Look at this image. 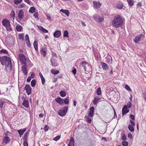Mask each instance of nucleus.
<instances>
[{
    "label": "nucleus",
    "mask_w": 146,
    "mask_h": 146,
    "mask_svg": "<svg viewBox=\"0 0 146 146\" xmlns=\"http://www.w3.org/2000/svg\"><path fill=\"white\" fill-rule=\"evenodd\" d=\"M141 6H142L141 3L139 2L138 3V4H137V8L139 7V8H140V7H141Z\"/></svg>",
    "instance_id": "nucleus-54"
},
{
    "label": "nucleus",
    "mask_w": 146,
    "mask_h": 146,
    "mask_svg": "<svg viewBox=\"0 0 146 146\" xmlns=\"http://www.w3.org/2000/svg\"><path fill=\"white\" fill-rule=\"evenodd\" d=\"M127 106V108H129L131 107L132 104L130 102H128L127 105H126Z\"/></svg>",
    "instance_id": "nucleus-51"
},
{
    "label": "nucleus",
    "mask_w": 146,
    "mask_h": 146,
    "mask_svg": "<svg viewBox=\"0 0 146 146\" xmlns=\"http://www.w3.org/2000/svg\"><path fill=\"white\" fill-rule=\"evenodd\" d=\"M0 62L3 65L5 66V70L7 71H10L11 70V62L9 57L5 56H0Z\"/></svg>",
    "instance_id": "nucleus-1"
},
{
    "label": "nucleus",
    "mask_w": 146,
    "mask_h": 146,
    "mask_svg": "<svg viewBox=\"0 0 146 146\" xmlns=\"http://www.w3.org/2000/svg\"><path fill=\"white\" fill-rule=\"evenodd\" d=\"M21 99L22 100L24 101L25 100H26V96H25V95H23L21 96Z\"/></svg>",
    "instance_id": "nucleus-53"
},
{
    "label": "nucleus",
    "mask_w": 146,
    "mask_h": 146,
    "mask_svg": "<svg viewBox=\"0 0 146 146\" xmlns=\"http://www.w3.org/2000/svg\"><path fill=\"white\" fill-rule=\"evenodd\" d=\"M143 36V35H140L137 36L134 39V41L136 43H138L140 41L141 38Z\"/></svg>",
    "instance_id": "nucleus-13"
},
{
    "label": "nucleus",
    "mask_w": 146,
    "mask_h": 146,
    "mask_svg": "<svg viewBox=\"0 0 146 146\" xmlns=\"http://www.w3.org/2000/svg\"><path fill=\"white\" fill-rule=\"evenodd\" d=\"M50 62L52 66L54 67L57 66L59 64L53 58H51Z\"/></svg>",
    "instance_id": "nucleus-8"
},
{
    "label": "nucleus",
    "mask_w": 146,
    "mask_h": 146,
    "mask_svg": "<svg viewBox=\"0 0 146 146\" xmlns=\"http://www.w3.org/2000/svg\"><path fill=\"white\" fill-rule=\"evenodd\" d=\"M52 58H53L54 59H55L56 56V53L54 52H53L52 51Z\"/></svg>",
    "instance_id": "nucleus-40"
},
{
    "label": "nucleus",
    "mask_w": 146,
    "mask_h": 146,
    "mask_svg": "<svg viewBox=\"0 0 146 146\" xmlns=\"http://www.w3.org/2000/svg\"><path fill=\"white\" fill-rule=\"evenodd\" d=\"M22 67V70L25 75H26L27 74V68L26 67V64H23Z\"/></svg>",
    "instance_id": "nucleus-11"
},
{
    "label": "nucleus",
    "mask_w": 146,
    "mask_h": 146,
    "mask_svg": "<svg viewBox=\"0 0 146 146\" xmlns=\"http://www.w3.org/2000/svg\"><path fill=\"white\" fill-rule=\"evenodd\" d=\"M41 52L44 57H45L46 53V49L45 48H42L41 49Z\"/></svg>",
    "instance_id": "nucleus-22"
},
{
    "label": "nucleus",
    "mask_w": 146,
    "mask_h": 146,
    "mask_svg": "<svg viewBox=\"0 0 146 146\" xmlns=\"http://www.w3.org/2000/svg\"><path fill=\"white\" fill-rule=\"evenodd\" d=\"M46 16L47 19L49 21H50L51 20V18L50 15H49L47 14Z\"/></svg>",
    "instance_id": "nucleus-55"
},
{
    "label": "nucleus",
    "mask_w": 146,
    "mask_h": 146,
    "mask_svg": "<svg viewBox=\"0 0 146 146\" xmlns=\"http://www.w3.org/2000/svg\"><path fill=\"white\" fill-rule=\"evenodd\" d=\"M18 15L19 18L20 20L22 19L24 17V13L23 11L20 10L18 13Z\"/></svg>",
    "instance_id": "nucleus-16"
},
{
    "label": "nucleus",
    "mask_w": 146,
    "mask_h": 146,
    "mask_svg": "<svg viewBox=\"0 0 146 146\" xmlns=\"http://www.w3.org/2000/svg\"><path fill=\"white\" fill-rule=\"evenodd\" d=\"M123 22V20L120 16L119 15H117L114 17V19L112 21V24L113 26L118 28L122 26Z\"/></svg>",
    "instance_id": "nucleus-2"
},
{
    "label": "nucleus",
    "mask_w": 146,
    "mask_h": 146,
    "mask_svg": "<svg viewBox=\"0 0 146 146\" xmlns=\"http://www.w3.org/2000/svg\"><path fill=\"white\" fill-rule=\"evenodd\" d=\"M64 103L66 104H69V100L68 98H65V99L64 100Z\"/></svg>",
    "instance_id": "nucleus-47"
},
{
    "label": "nucleus",
    "mask_w": 146,
    "mask_h": 146,
    "mask_svg": "<svg viewBox=\"0 0 146 146\" xmlns=\"http://www.w3.org/2000/svg\"><path fill=\"white\" fill-rule=\"evenodd\" d=\"M128 108L127 106L126 105L124 106L122 109V114L123 116L129 112V110L127 109Z\"/></svg>",
    "instance_id": "nucleus-9"
},
{
    "label": "nucleus",
    "mask_w": 146,
    "mask_h": 146,
    "mask_svg": "<svg viewBox=\"0 0 146 146\" xmlns=\"http://www.w3.org/2000/svg\"><path fill=\"white\" fill-rule=\"evenodd\" d=\"M106 61L108 62H110L111 60H112V57L110 56H108L106 58Z\"/></svg>",
    "instance_id": "nucleus-42"
},
{
    "label": "nucleus",
    "mask_w": 146,
    "mask_h": 146,
    "mask_svg": "<svg viewBox=\"0 0 146 146\" xmlns=\"http://www.w3.org/2000/svg\"><path fill=\"white\" fill-rule=\"evenodd\" d=\"M51 72L53 74H56L59 73V71L58 70H54L52 69L51 70Z\"/></svg>",
    "instance_id": "nucleus-33"
},
{
    "label": "nucleus",
    "mask_w": 146,
    "mask_h": 146,
    "mask_svg": "<svg viewBox=\"0 0 146 146\" xmlns=\"http://www.w3.org/2000/svg\"><path fill=\"white\" fill-rule=\"evenodd\" d=\"M36 83V81L35 80L33 79L32 80L31 82V86L32 87H34Z\"/></svg>",
    "instance_id": "nucleus-35"
},
{
    "label": "nucleus",
    "mask_w": 146,
    "mask_h": 146,
    "mask_svg": "<svg viewBox=\"0 0 146 146\" xmlns=\"http://www.w3.org/2000/svg\"><path fill=\"white\" fill-rule=\"evenodd\" d=\"M24 1L29 5H30L31 4V2L29 0H24Z\"/></svg>",
    "instance_id": "nucleus-62"
},
{
    "label": "nucleus",
    "mask_w": 146,
    "mask_h": 146,
    "mask_svg": "<svg viewBox=\"0 0 146 146\" xmlns=\"http://www.w3.org/2000/svg\"><path fill=\"white\" fill-rule=\"evenodd\" d=\"M102 66V68L103 69L106 70L108 68V66L107 65L106 63L104 62H102L101 63Z\"/></svg>",
    "instance_id": "nucleus-20"
},
{
    "label": "nucleus",
    "mask_w": 146,
    "mask_h": 146,
    "mask_svg": "<svg viewBox=\"0 0 146 146\" xmlns=\"http://www.w3.org/2000/svg\"><path fill=\"white\" fill-rule=\"evenodd\" d=\"M19 58L21 61L22 64H25L26 59L25 57L22 54H20L19 55Z\"/></svg>",
    "instance_id": "nucleus-6"
},
{
    "label": "nucleus",
    "mask_w": 146,
    "mask_h": 146,
    "mask_svg": "<svg viewBox=\"0 0 146 146\" xmlns=\"http://www.w3.org/2000/svg\"><path fill=\"white\" fill-rule=\"evenodd\" d=\"M0 53H3L4 54H7L8 53V52L6 50L2 49L0 50Z\"/></svg>",
    "instance_id": "nucleus-37"
},
{
    "label": "nucleus",
    "mask_w": 146,
    "mask_h": 146,
    "mask_svg": "<svg viewBox=\"0 0 146 146\" xmlns=\"http://www.w3.org/2000/svg\"><path fill=\"white\" fill-rule=\"evenodd\" d=\"M2 23L3 26L6 27L7 31H10L12 30L11 27L10 22L7 19H3L2 21Z\"/></svg>",
    "instance_id": "nucleus-3"
},
{
    "label": "nucleus",
    "mask_w": 146,
    "mask_h": 146,
    "mask_svg": "<svg viewBox=\"0 0 146 146\" xmlns=\"http://www.w3.org/2000/svg\"><path fill=\"white\" fill-rule=\"evenodd\" d=\"M101 94V90L100 88H99L97 90V94L98 95H100Z\"/></svg>",
    "instance_id": "nucleus-41"
},
{
    "label": "nucleus",
    "mask_w": 146,
    "mask_h": 146,
    "mask_svg": "<svg viewBox=\"0 0 146 146\" xmlns=\"http://www.w3.org/2000/svg\"><path fill=\"white\" fill-rule=\"evenodd\" d=\"M100 100V98L98 97L95 98L93 101V103L94 105H97V102Z\"/></svg>",
    "instance_id": "nucleus-30"
},
{
    "label": "nucleus",
    "mask_w": 146,
    "mask_h": 146,
    "mask_svg": "<svg viewBox=\"0 0 146 146\" xmlns=\"http://www.w3.org/2000/svg\"><path fill=\"white\" fill-rule=\"evenodd\" d=\"M15 12L13 11L11 12V14H10V16L12 18L13 20H14V18L15 17Z\"/></svg>",
    "instance_id": "nucleus-36"
},
{
    "label": "nucleus",
    "mask_w": 146,
    "mask_h": 146,
    "mask_svg": "<svg viewBox=\"0 0 146 146\" xmlns=\"http://www.w3.org/2000/svg\"><path fill=\"white\" fill-rule=\"evenodd\" d=\"M33 15L35 18H37L38 17V13L37 12H35L33 14Z\"/></svg>",
    "instance_id": "nucleus-58"
},
{
    "label": "nucleus",
    "mask_w": 146,
    "mask_h": 146,
    "mask_svg": "<svg viewBox=\"0 0 146 146\" xmlns=\"http://www.w3.org/2000/svg\"><path fill=\"white\" fill-rule=\"evenodd\" d=\"M19 38L20 40H23L24 39V34L23 33L19 34Z\"/></svg>",
    "instance_id": "nucleus-38"
},
{
    "label": "nucleus",
    "mask_w": 146,
    "mask_h": 146,
    "mask_svg": "<svg viewBox=\"0 0 146 146\" xmlns=\"http://www.w3.org/2000/svg\"><path fill=\"white\" fill-rule=\"evenodd\" d=\"M130 117L131 119L133 120L134 121L135 119V117L132 114H131L130 115Z\"/></svg>",
    "instance_id": "nucleus-57"
},
{
    "label": "nucleus",
    "mask_w": 146,
    "mask_h": 146,
    "mask_svg": "<svg viewBox=\"0 0 146 146\" xmlns=\"http://www.w3.org/2000/svg\"><path fill=\"white\" fill-rule=\"evenodd\" d=\"M64 37H68V31L67 30H65L64 33Z\"/></svg>",
    "instance_id": "nucleus-39"
},
{
    "label": "nucleus",
    "mask_w": 146,
    "mask_h": 146,
    "mask_svg": "<svg viewBox=\"0 0 146 146\" xmlns=\"http://www.w3.org/2000/svg\"><path fill=\"white\" fill-rule=\"evenodd\" d=\"M122 139L124 141H125L127 139V138L125 135L123 134L122 137Z\"/></svg>",
    "instance_id": "nucleus-50"
},
{
    "label": "nucleus",
    "mask_w": 146,
    "mask_h": 146,
    "mask_svg": "<svg viewBox=\"0 0 146 146\" xmlns=\"http://www.w3.org/2000/svg\"><path fill=\"white\" fill-rule=\"evenodd\" d=\"M82 66L84 68V71H85L86 70H89L90 69V65L86 62H82L81 65H80V68Z\"/></svg>",
    "instance_id": "nucleus-4"
},
{
    "label": "nucleus",
    "mask_w": 146,
    "mask_h": 146,
    "mask_svg": "<svg viewBox=\"0 0 146 146\" xmlns=\"http://www.w3.org/2000/svg\"><path fill=\"white\" fill-rule=\"evenodd\" d=\"M56 101L61 105H62L64 104V100L60 97L58 98L55 99Z\"/></svg>",
    "instance_id": "nucleus-15"
},
{
    "label": "nucleus",
    "mask_w": 146,
    "mask_h": 146,
    "mask_svg": "<svg viewBox=\"0 0 146 146\" xmlns=\"http://www.w3.org/2000/svg\"><path fill=\"white\" fill-rule=\"evenodd\" d=\"M25 6V5L23 3H21L19 6V8H22L24 7Z\"/></svg>",
    "instance_id": "nucleus-60"
},
{
    "label": "nucleus",
    "mask_w": 146,
    "mask_h": 146,
    "mask_svg": "<svg viewBox=\"0 0 146 146\" xmlns=\"http://www.w3.org/2000/svg\"><path fill=\"white\" fill-rule=\"evenodd\" d=\"M68 110V107L65 106L59 110L58 112L59 115L61 116H64Z\"/></svg>",
    "instance_id": "nucleus-5"
},
{
    "label": "nucleus",
    "mask_w": 146,
    "mask_h": 146,
    "mask_svg": "<svg viewBox=\"0 0 146 146\" xmlns=\"http://www.w3.org/2000/svg\"><path fill=\"white\" fill-rule=\"evenodd\" d=\"M38 27L39 29L44 33H48V31L47 30L43 28L41 26H38Z\"/></svg>",
    "instance_id": "nucleus-18"
},
{
    "label": "nucleus",
    "mask_w": 146,
    "mask_h": 146,
    "mask_svg": "<svg viewBox=\"0 0 146 146\" xmlns=\"http://www.w3.org/2000/svg\"><path fill=\"white\" fill-rule=\"evenodd\" d=\"M49 128L48 127L46 126V125L45 126V127L44 128V130L46 131H48V129Z\"/></svg>",
    "instance_id": "nucleus-61"
},
{
    "label": "nucleus",
    "mask_w": 146,
    "mask_h": 146,
    "mask_svg": "<svg viewBox=\"0 0 146 146\" xmlns=\"http://www.w3.org/2000/svg\"><path fill=\"white\" fill-rule=\"evenodd\" d=\"M127 1L130 6H132L134 4V1L133 0H127Z\"/></svg>",
    "instance_id": "nucleus-31"
},
{
    "label": "nucleus",
    "mask_w": 146,
    "mask_h": 146,
    "mask_svg": "<svg viewBox=\"0 0 146 146\" xmlns=\"http://www.w3.org/2000/svg\"><path fill=\"white\" fill-rule=\"evenodd\" d=\"M128 143L126 141H123L122 142V144L123 146H127Z\"/></svg>",
    "instance_id": "nucleus-45"
},
{
    "label": "nucleus",
    "mask_w": 146,
    "mask_h": 146,
    "mask_svg": "<svg viewBox=\"0 0 146 146\" xmlns=\"http://www.w3.org/2000/svg\"><path fill=\"white\" fill-rule=\"evenodd\" d=\"M61 32L59 30L56 31L54 33V36L56 38L59 37L61 35Z\"/></svg>",
    "instance_id": "nucleus-12"
},
{
    "label": "nucleus",
    "mask_w": 146,
    "mask_h": 146,
    "mask_svg": "<svg viewBox=\"0 0 146 146\" xmlns=\"http://www.w3.org/2000/svg\"><path fill=\"white\" fill-rule=\"evenodd\" d=\"M94 19L97 22H98L100 19V17L99 16L96 15H95L94 17Z\"/></svg>",
    "instance_id": "nucleus-44"
},
{
    "label": "nucleus",
    "mask_w": 146,
    "mask_h": 146,
    "mask_svg": "<svg viewBox=\"0 0 146 146\" xmlns=\"http://www.w3.org/2000/svg\"><path fill=\"white\" fill-rule=\"evenodd\" d=\"M93 4L94 7L97 9L99 8L101 6V4L99 2L93 1Z\"/></svg>",
    "instance_id": "nucleus-10"
},
{
    "label": "nucleus",
    "mask_w": 146,
    "mask_h": 146,
    "mask_svg": "<svg viewBox=\"0 0 146 146\" xmlns=\"http://www.w3.org/2000/svg\"><path fill=\"white\" fill-rule=\"evenodd\" d=\"M25 39L26 41L29 40V36L27 34L26 35H25Z\"/></svg>",
    "instance_id": "nucleus-56"
},
{
    "label": "nucleus",
    "mask_w": 146,
    "mask_h": 146,
    "mask_svg": "<svg viewBox=\"0 0 146 146\" xmlns=\"http://www.w3.org/2000/svg\"><path fill=\"white\" fill-rule=\"evenodd\" d=\"M29 134V132L28 131H27L26 132L24 135L23 137V139L24 140H27V137L28 135Z\"/></svg>",
    "instance_id": "nucleus-34"
},
{
    "label": "nucleus",
    "mask_w": 146,
    "mask_h": 146,
    "mask_svg": "<svg viewBox=\"0 0 146 146\" xmlns=\"http://www.w3.org/2000/svg\"><path fill=\"white\" fill-rule=\"evenodd\" d=\"M35 48V49L36 51H37L38 50V43L37 41H35L34 44H33Z\"/></svg>",
    "instance_id": "nucleus-28"
},
{
    "label": "nucleus",
    "mask_w": 146,
    "mask_h": 146,
    "mask_svg": "<svg viewBox=\"0 0 146 146\" xmlns=\"http://www.w3.org/2000/svg\"><path fill=\"white\" fill-rule=\"evenodd\" d=\"M4 141L6 144L8 143L10 141L9 137L7 136H6L4 137Z\"/></svg>",
    "instance_id": "nucleus-21"
},
{
    "label": "nucleus",
    "mask_w": 146,
    "mask_h": 146,
    "mask_svg": "<svg viewBox=\"0 0 146 146\" xmlns=\"http://www.w3.org/2000/svg\"><path fill=\"white\" fill-rule=\"evenodd\" d=\"M125 88L127 90H129L130 91H131V89L130 87L127 84H126L125 86Z\"/></svg>",
    "instance_id": "nucleus-48"
},
{
    "label": "nucleus",
    "mask_w": 146,
    "mask_h": 146,
    "mask_svg": "<svg viewBox=\"0 0 146 146\" xmlns=\"http://www.w3.org/2000/svg\"><path fill=\"white\" fill-rule=\"evenodd\" d=\"M35 8L34 7H31L29 11V12L31 13H33L35 12Z\"/></svg>",
    "instance_id": "nucleus-32"
},
{
    "label": "nucleus",
    "mask_w": 146,
    "mask_h": 146,
    "mask_svg": "<svg viewBox=\"0 0 146 146\" xmlns=\"http://www.w3.org/2000/svg\"><path fill=\"white\" fill-rule=\"evenodd\" d=\"M60 135H58L56 137H54L53 139V140L55 141H57L60 139Z\"/></svg>",
    "instance_id": "nucleus-43"
},
{
    "label": "nucleus",
    "mask_w": 146,
    "mask_h": 146,
    "mask_svg": "<svg viewBox=\"0 0 146 146\" xmlns=\"http://www.w3.org/2000/svg\"><path fill=\"white\" fill-rule=\"evenodd\" d=\"M143 94L144 96V97L145 100H146V92L143 93Z\"/></svg>",
    "instance_id": "nucleus-64"
},
{
    "label": "nucleus",
    "mask_w": 146,
    "mask_h": 146,
    "mask_svg": "<svg viewBox=\"0 0 146 146\" xmlns=\"http://www.w3.org/2000/svg\"><path fill=\"white\" fill-rule=\"evenodd\" d=\"M24 90H26L28 95L31 94V88L29 85H26L24 88Z\"/></svg>",
    "instance_id": "nucleus-7"
},
{
    "label": "nucleus",
    "mask_w": 146,
    "mask_h": 146,
    "mask_svg": "<svg viewBox=\"0 0 146 146\" xmlns=\"http://www.w3.org/2000/svg\"><path fill=\"white\" fill-rule=\"evenodd\" d=\"M35 74L34 73L32 72L31 73V78H34Z\"/></svg>",
    "instance_id": "nucleus-63"
},
{
    "label": "nucleus",
    "mask_w": 146,
    "mask_h": 146,
    "mask_svg": "<svg viewBox=\"0 0 146 146\" xmlns=\"http://www.w3.org/2000/svg\"><path fill=\"white\" fill-rule=\"evenodd\" d=\"M60 11L65 13L67 16H69V12L68 10L61 9Z\"/></svg>",
    "instance_id": "nucleus-25"
},
{
    "label": "nucleus",
    "mask_w": 146,
    "mask_h": 146,
    "mask_svg": "<svg viewBox=\"0 0 146 146\" xmlns=\"http://www.w3.org/2000/svg\"><path fill=\"white\" fill-rule=\"evenodd\" d=\"M22 1V0H15L14 3L16 5H17L20 3Z\"/></svg>",
    "instance_id": "nucleus-46"
},
{
    "label": "nucleus",
    "mask_w": 146,
    "mask_h": 146,
    "mask_svg": "<svg viewBox=\"0 0 146 146\" xmlns=\"http://www.w3.org/2000/svg\"><path fill=\"white\" fill-rule=\"evenodd\" d=\"M22 29V27L21 26L19 25H17L16 27V29L18 31H21Z\"/></svg>",
    "instance_id": "nucleus-26"
},
{
    "label": "nucleus",
    "mask_w": 146,
    "mask_h": 146,
    "mask_svg": "<svg viewBox=\"0 0 146 146\" xmlns=\"http://www.w3.org/2000/svg\"><path fill=\"white\" fill-rule=\"evenodd\" d=\"M27 46L29 47H31V45L30 42V40L26 41Z\"/></svg>",
    "instance_id": "nucleus-52"
},
{
    "label": "nucleus",
    "mask_w": 146,
    "mask_h": 146,
    "mask_svg": "<svg viewBox=\"0 0 146 146\" xmlns=\"http://www.w3.org/2000/svg\"><path fill=\"white\" fill-rule=\"evenodd\" d=\"M26 128H24L23 129H21L17 130V132L19 133H20L21 135H23L24 132L25 131Z\"/></svg>",
    "instance_id": "nucleus-24"
},
{
    "label": "nucleus",
    "mask_w": 146,
    "mask_h": 146,
    "mask_svg": "<svg viewBox=\"0 0 146 146\" xmlns=\"http://www.w3.org/2000/svg\"><path fill=\"white\" fill-rule=\"evenodd\" d=\"M22 105L26 108H28L29 106L28 101L27 100H25L24 101H23Z\"/></svg>",
    "instance_id": "nucleus-17"
},
{
    "label": "nucleus",
    "mask_w": 146,
    "mask_h": 146,
    "mask_svg": "<svg viewBox=\"0 0 146 146\" xmlns=\"http://www.w3.org/2000/svg\"><path fill=\"white\" fill-rule=\"evenodd\" d=\"M24 141L23 143V145L24 146H28V144L27 142V140H24Z\"/></svg>",
    "instance_id": "nucleus-59"
},
{
    "label": "nucleus",
    "mask_w": 146,
    "mask_h": 146,
    "mask_svg": "<svg viewBox=\"0 0 146 146\" xmlns=\"http://www.w3.org/2000/svg\"><path fill=\"white\" fill-rule=\"evenodd\" d=\"M123 5L121 3H119L117 4L116 7L119 9H122Z\"/></svg>",
    "instance_id": "nucleus-23"
},
{
    "label": "nucleus",
    "mask_w": 146,
    "mask_h": 146,
    "mask_svg": "<svg viewBox=\"0 0 146 146\" xmlns=\"http://www.w3.org/2000/svg\"><path fill=\"white\" fill-rule=\"evenodd\" d=\"M74 139L73 137H71V139L70 140L69 143L68 144V146H72L74 145Z\"/></svg>",
    "instance_id": "nucleus-19"
},
{
    "label": "nucleus",
    "mask_w": 146,
    "mask_h": 146,
    "mask_svg": "<svg viewBox=\"0 0 146 146\" xmlns=\"http://www.w3.org/2000/svg\"><path fill=\"white\" fill-rule=\"evenodd\" d=\"M128 128L131 132H133L134 131V128L131 125H128Z\"/></svg>",
    "instance_id": "nucleus-27"
},
{
    "label": "nucleus",
    "mask_w": 146,
    "mask_h": 146,
    "mask_svg": "<svg viewBox=\"0 0 146 146\" xmlns=\"http://www.w3.org/2000/svg\"><path fill=\"white\" fill-rule=\"evenodd\" d=\"M86 118L87 120V121L89 123H90L91 122V119L89 117H86Z\"/></svg>",
    "instance_id": "nucleus-49"
},
{
    "label": "nucleus",
    "mask_w": 146,
    "mask_h": 146,
    "mask_svg": "<svg viewBox=\"0 0 146 146\" xmlns=\"http://www.w3.org/2000/svg\"><path fill=\"white\" fill-rule=\"evenodd\" d=\"M94 108V107H92L90 108L89 113H88V116L90 117H92L93 115Z\"/></svg>",
    "instance_id": "nucleus-14"
},
{
    "label": "nucleus",
    "mask_w": 146,
    "mask_h": 146,
    "mask_svg": "<svg viewBox=\"0 0 146 146\" xmlns=\"http://www.w3.org/2000/svg\"><path fill=\"white\" fill-rule=\"evenodd\" d=\"M60 96L62 97H64L66 96V93L65 91H62L60 92Z\"/></svg>",
    "instance_id": "nucleus-29"
}]
</instances>
